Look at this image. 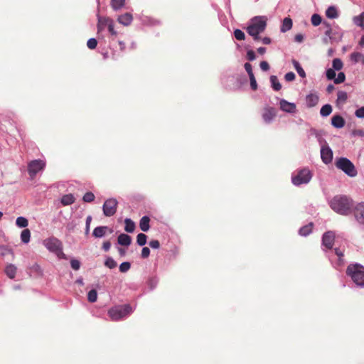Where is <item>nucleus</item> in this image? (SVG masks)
<instances>
[{
    "mask_svg": "<svg viewBox=\"0 0 364 364\" xmlns=\"http://www.w3.org/2000/svg\"><path fill=\"white\" fill-rule=\"evenodd\" d=\"M267 18L265 16H257L250 20L247 27V33L252 36L255 41L260 40L259 35L264 32L267 27Z\"/></svg>",
    "mask_w": 364,
    "mask_h": 364,
    "instance_id": "1",
    "label": "nucleus"
},
{
    "mask_svg": "<svg viewBox=\"0 0 364 364\" xmlns=\"http://www.w3.org/2000/svg\"><path fill=\"white\" fill-rule=\"evenodd\" d=\"M353 206L352 200L346 196H336L330 202V207L337 213L348 215Z\"/></svg>",
    "mask_w": 364,
    "mask_h": 364,
    "instance_id": "2",
    "label": "nucleus"
},
{
    "mask_svg": "<svg viewBox=\"0 0 364 364\" xmlns=\"http://www.w3.org/2000/svg\"><path fill=\"white\" fill-rule=\"evenodd\" d=\"M43 245L51 252H53L59 259H67L63 252L62 242L56 237H50L43 241Z\"/></svg>",
    "mask_w": 364,
    "mask_h": 364,
    "instance_id": "3",
    "label": "nucleus"
},
{
    "mask_svg": "<svg viewBox=\"0 0 364 364\" xmlns=\"http://www.w3.org/2000/svg\"><path fill=\"white\" fill-rule=\"evenodd\" d=\"M132 312V307L129 304L116 306L108 311V315L112 321H117Z\"/></svg>",
    "mask_w": 364,
    "mask_h": 364,
    "instance_id": "4",
    "label": "nucleus"
},
{
    "mask_svg": "<svg viewBox=\"0 0 364 364\" xmlns=\"http://www.w3.org/2000/svg\"><path fill=\"white\" fill-rule=\"evenodd\" d=\"M336 166L350 177H355L358 172L354 164L347 158L341 157L336 161Z\"/></svg>",
    "mask_w": 364,
    "mask_h": 364,
    "instance_id": "5",
    "label": "nucleus"
},
{
    "mask_svg": "<svg viewBox=\"0 0 364 364\" xmlns=\"http://www.w3.org/2000/svg\"><path fill=\"white\" fill-rule=\"evenodd\" d=\"M347 274L357 285L364 287V267L359 264L350 265L347 268Z\"/></svg>",
    "mask_w": 364,
    "mask_h": 364,
    "instance_id": "6",
    "label": "nucleus"
},
{
    "mask_svg": "<svg viewBox=\"0 0 364 364\" xmlns=\"http://www.w3.org/2000/svg\"><path fill=\"white\" fill-rule=\"evenodd\" d=\"M46 165V161L41 159L32 160L28 162L27 169L30 178L34 179L36 174L45 168Z\"/></svg>",
    "mask_w": 364,
    "mask_h": 364,
    "instance_id": "7",
    "label": "nucleus"
},
{
    "mask_svg": "<svg viewBox=\"0 0 364 364\" xmlns=\"http://www.w3.org/2000/svg\"><path fill=\"white\" fill-rule=\"evenodd\" d=\"M311 177V171L308 168H303L299 171L295 176H292L291 181L294 185L299 186L309 183Z\"/></svg>",
    "mask_w": 364,
    "mask_h": 364,
    "instance_id": "8",
    "label": "nucleus"
},
{
    "mask_svg": "<svg viewBox=\"0 0 364 364\" xmlns=\"http://www.w3.org/2000/svg\"><path fill=\"white\" fill-rule=\"evenodd\" d=\"M118 202L115 198H109L104 203L102 210L103 213L107 217L114 215L117 212Z\"/></svg>",
    "mask_w": 364,
    "mask_h": 364,
    "instance_id": "9",
    "label": "nucleus"
},
{
    "mask_svg": "<svg viewBox=\"0 0 364 364\" xmlns=\"http://www.w3.org/2000/svg\"><path fill=\"white\" fill-rule=\"evenodd\" d=\"M277 110L274 107L266 106L262 111V119L265 123L269 124L276 117Z\"/></svg>",
    "mask_w": 364,
    "mask_h": 364,
    "instance_id": "10",
    "label": "nucleus"
},
{
    "mask_svg": "<svg viewBox=\"0 0 364 364\" xmlns=\"http://www.w3.org/2000/svg\"><path fill=\"white\" fill-rule=\"evenodd\" d=\"M335 240V234L332 231L325 232L322 237V244L328 249H331Z\"/></svg>",
    "mask_w": 364,
    "mask_h": 364,
    "instance_id": "11",
    "label": "nucleus"
},
{
    "mask_svg": "<svg viewBox=\"0 0 364 364\" xmlns=\"http://www.w3.org/2000/svg\"><path fill=\"white\" fill-rule=\"evenodd\" d=\"M354 215L358 223L364 224V203H360L355 207Z\"/></svg>",
    "mask_w": 364,
    "mask_h": 364,
    "instance_id": "12",
    "label": "nucleus"
},
{
    "mask_svg": "<svg viewBox=\"0 0 364 364\" xmlns=\"http://www.w3.org/2000/svg\"><path fill=\"white\" fill-rule=\"evenodd\" d=\"M280 109L288 113H295L296 107L294 103L289 102L285 100H281L279 102Z\"/></svg>",
    "mask_w": 364,
    "mask_h": 364,
    "instance_id": "13",
    "label": "nucleus"
},
{
    "mask_svg": "<svg viewBox=\"0 0 364 364\" xmlns=\"http://www.w3.org/2000/svg\"><path fill=\"white\" fill-rule=\"evenodd\" d=\"M321 156L325 164H329L333 159V152L328 146H322L321 149Z\"/></svg>",
    "mask_w": 364,
    "mask_h": 364,
    "instance_id": "14",
    "label": "nucleus"
},
{
    "mask_svg": "<svg viewBox=\"0 0 364 364\" xmlns=\"http://www.w3.org/2000/svg\"><path fill=\"white\" fill-rule=\"evenodd\" d=\"M132 21H133V16L129 12L123 14L119 16L117 18V21L120 24H122L124 26H129L132 23Z\"/></svg>",
    "mask_w": 364,
    "mask_h": 364,
    "instance_id": "15",
    "label": "nucleus"
},
{
    "mask_svg": "<svg viewBox=\"0 0 364 364\" xmlns=\"http://www.w3.org/2000/svg\"><path fill=\"white\" fill-rule=\"evenodd\" d=\"M345 119L339 114L333 116L331 118V124L336 128H342L345 126Z\"/></svg>",
    "mask_w": 364,
    "mask_h": 364,
    "instance_id": "16",
    "label": "nucleus"
},
{
    "mask_svg": "<svg viewBox=\"0 0 364 364\" xmlns=\"http://www.w3.org/2000/svg\"><path fill=\"white\" fill-rule=\"evenodd\" d=\"M318 96L316 94L311 93L306 96V101L308 107H315L318 102Z\"/></svg>",
    "mask_w": 364,
    "mask_h": 364,
    "instance_id": "17",
    "label": "nucleus"
},
{
    "mask_svg": "<svg viewBox=\"0 0 364 364\" xmlns=\"http://www.w3.org/2000/svg\"><path fill=\"white\" fill-rule=\"evenodd\" d=\"M118 243L123 246H129L132 242V238L127 234L122 233L118 236Z\"/></svg>",
    "mask_w": 364,
    "mask_h": 364,
    "instance_id": "18",
    "label": "nucleus"
},
{
    "mask_svg": "<svg viewBox=\"0 0 364 364\" xmlns=\"http://www.w3.org/2000/svg\"><path fill=\"white\" fill-rule=\"evenodd\" d=\"M110 18L109 17H102L98 16V22H97V32L100 33L108 25V22L107 21H110Z\"/></svg>",
    "mask_w": 364,
    "mask_h": 364,
    "instance_id": "19",
    "label": "nucleus"
},
{
    "mask_svg": "<svg viewBox=\"0 0 364 364\" xmlns=\"http://www.w3.org/2000/svg\"><path fill=\"white\" fill-rule=\"evenodd\" d=\"M108 230L107 226H99L94 229L92 235L95 237H102Z\"/></svg>",
    "mask_w": 364,
    "mask_h": 364,
    "instance_id": "20",
    "label": "nucleus"
},
{
    "mask_svg": "<svg viewBox=\"0 0 364 364\" xmlns=\"http://www.w3.org/2000/svg\"><path fill=\"white\" fill-rule=\"evenodd\" d=\"M149 222H150L149 217L143 216L141 218L140 222H139L140 229L144 232H147L150 228Z\"/></svg>",
    "mask_w": 364,
    "mask_h": 364,
    "instance_id": "21",
    "label": "nucleus"
},
{
    "mask_svg": "<svg viewBox=\"0 0 364 364\" xmlns=\"http://www.w3.org/2000/svg\"><path fill=\"white\" fill-rule=\"evenodd\" d=\"M17 268L14 264H8L5 268V274L10 279H14L16 277Z\"/></svg>",
    "mask_w": 364,
    "mask_h": 364,
    "instance_id": "22",
    "label": "nucleus"
},
{
    "mask_svg": "<svg viewBox=\"0 0 364 364\" xmlns=\"http://www.w3.org/2000/svg\"><path fill=\"white\" fill-rule=\"evenodd\" d=\"M343 31L338 28L337 29H333L332 36H331V41L338 42L341 41L343 38Z\"/></svg>",
    "mask_w": 364,
    "mask_h": 364,
    "instance_id": "23",
    "label": "nucleus"
},
{
    "mask_svg": "<svg viewBox=\"0 0 364 364\" xmlns=\"http://www.w3.org/2000/svg\"><path fill=\"white\" fill-rule=\"evenodd\" d=\"M326 16L328 18H336L338 16V11L333 6H329L326 11Z\"/></svg>",
    "mask_w": 364,
    "mask_h": 364,
    "instance_id": "24",
    "label": "nucleus"
},
{
    "mask_svg": "<svg viewBox=\"0 0 364 364\" xmlns=\"http://www.w3.org/2000/svg\"><path fill=\"white\" fill-rule=\"evenodd\" d=\"M292 27V20L290 18H285L283 20L282 25L281 27V31L284 33L290 30Z\"/></svg>",
    "mask_w": 364,
    "mask_h": 364,
    "instance_id": "25",
    "label": "nucleus"
},
{
    "mask_svg": "<svg viewBox=\"0 0 364 364\" xmlns=\"http://www.w3.org/2000/svg\"><path fill=\"white\" fill-rule=\"evenodd\" d=\"M124 230L127 232H133L135 229V223L130 219L126 218L124 220Z\"/></svg>",
    "mask_w": 364,
    "mask_h": 364,
    "instance_id": "26",
    "label": "nucleus"
},
{
    "mask_svg": "<svg viewBox=\"0 0 364 364\" xmlns=\"http://www.w3.org/2000/svg\"><path fill=\"white\" fill-rule=\"evenodd\" d=\"M75 202V197L73 194H67L62 197L61 203L63 205H71Z\"/></svg>",
    "mask_w": 364,
    "mask_h": 364,
    "instance_id": "27",
    "label": "nucleus"
},
{
    "mask_svg": "<svg viewBox=\"0 0 364 364\" xmlns=\"http://www.w3.org/2000/svg\"><path fill=\"white\" fill-rule=\"evenodd\" d=\"M312 229H313V223H310L308 225H304L300 228L299 234L302 236H307L312 232Z\"/></svg>",
    "mask_w": 364,
    "mask_h": 364,
    "instance_id": "28",
    "label": "nucleus"
},
{
    "mask_svg": "<svg viewBox=\"0 0 364 364\" xmlns=\"http://www.w3.org/2000/svg\"><path fill=\"white\" fill-rule=\"evenodd\" d=\"M353 23L361 28H364V12L353 18Z\"/></svg>",
    "mask_w": 364,
    "mask_h": 364,
    "instance_id": "29",
    "label": "nucleus"
},
{
    "mask_svg": "<svg viewBox=\"0 0 364 364\" xmlns=\"http://www.w3.org/2000/svg\"><path fill=\"white\" fill-rule=\"evenodd\" d=\"M270 82H271V84H272V88L275 90V91H279L281 90L282 88V85L280 84V82H279V80L277 78V76L275 75H272L270 77Z\"/></svg>",
    "mask_w": 364,
    "mask_h": 364,
    "instance_id": "30",
    "label": "nucleus"
},
{
    "mask_svg": "<svg viewBox=\"0 0 364 364\" xmlns=\"http://www.w3.org/2000/svg\"><path fill=\"white\" fill-rule=\"evenodd\" d=\"M332 110L333 109L331 105L329 104H326L321 107L320 110V114L322 117H328V115L331 114Z\"/></svg>",
    "mask_w": 364,
    "mask_h": 364,
    "instance_id": "31",
    "label": "nucleus"
},
{
    "mask_svg": "<svg viewBox=\"0 0 364 364\" xmlns=\"http://www.w3.org/2000/svg\"><path fill=\"white\" fill-rule=\"evenodd\" d=\"M350 59L354 63L363 62L364 63V55L358 52H354L350 55Z\"/></svg>",
    "mask_w": 364,
    "mask_h": 364,
    "instance_id": "32",
    "label": "nucleus"
},
{
    "mask_svg": "<svg viewBox=\"0 0 364 364\" xmlns=\"http://www.w3.org/2000/svg\"><path fill=\"white\" fill-rule=\"evenodd\" d=\"M125 0H111V6L112 8L117 11L120 9L124 6Z\"/></svg>",
    "mask_w": 364,
    "mask_h": 364,
    "instance_id": "33",
    "label": "nucleus"
},
{
    "mask_svg": "<svg viewBox=\"0 0 364 364\" xmlns=\"http://www.w3.org/2000/svg\"><path fill=\"white\" fill-rule=\"evenodd\" d=\"M292 63H293V65L294 66V68L297 71L300 77H306L305 71L301 68V66L300 65L298 61H296V60H292Z\"/></svg>",
    "mask_w": 364,
    "mask_h": 364,
    "instance_id": "34",
    "label": "nucleus"
},
{
    "mask_svg": "<svg viewBox=\"0 0 364 364\" xmlns=\"http://www.w3.org/2000/svg\"><path fill=\"white\" fill-rule=\"evenodd\" d=\"M31 237V232L28 229H24L21 234V240L23 243H28Z\"/></svg>",
    "mask_w": 364,
    "mask_h": 364,
    "instance_id": "35",
    "label": "nucleus"
},
{
    "mask_svg": "<svg viewBox=\"0 0 364 364\" xmlns=\"http://www.w3.org/2000/svg\"><path fill=\"white\" fill-rule=\"evenodd\" d=\"M107 22H108V25L107 26L108 31L112 36L117 37V32L114 29V23L113 20L111 18L110 21H107Z\"/></svg>",
    "mask_w": 364,
    "mask_h": 364,
    "instance_id": "36",
    "label": "nucleus"
},
{
    "mask_svg": "<svg viewBox=\"0 0 364 364\" xmlns=\"http://www.w3.org/2000/svg\"><path fill=\"white\" fill-rule=\"evenodd\" d=\"M16 224L19 228H26L28 225V221L24 217H18L16 220Z\"/></svg>",
    "mask_w": 364,
    "mask_h": 364,
    "instance_id": "37",
    "label": "nucleus"
},
{
    "mask_svg": "<svg viewBox=\"0 0 364 364\" xmlns=\"http://www.w3.org/2000/svg\"><path fill=\"white\" fill-rule=\"evenodd\" d=\"M348 99V95L344 91H338L337 94V102L338 103H345Z\"/></svg>",
    "mask_w": 364,
    "mask_h": 364,
    "instance_id": "38",
    "label": "nucleus"
},
{
    "mask_svg": "<svg viewBox=\"0 0 364 364\" xmlns=\"http://www.w3.org/2000/svg\"><path fill=\"white\" fill-rule=\"evenodd\" d=\"M147 236L144 233H139L136 236V243L139 246H144L146 243Z\"/></svg>",
    "mask_w": 364,
    "mask_h": 364,
    "instance_id": "39",
    "label": "nucleus"
},
{
    "mask_svg": "<svg viewBox=\"0 0 364 364\" xmlns=\"http://www.w3.org/2000/svg\"><path fill=\"white\" fill-rule=\"evenodd\" d=\"M311 21L313 26H318L321 23L322 18L320 15L314 14L312 15Z\"/></svg>",
    "mask_w": 364,
    "mask_h": 364,
    "instance_id": "40",
    "label": "nucleus"
},
{
    "mask_svg": "<svg viewBox=\"0 0 364 364\" xmlns=\"http://www.w3.org/2000/svg\"><path fill=\"white\" fill-rule=\"evenodd\" d=\"M332 65L335 70H341L343 68V64L341 59L335 58L333 60Z\"/></svg>",
    "mask_w": 364,
    "mask_h": 364,
    "instance_id": "41",
    "label": "nucleus"
},
{
    "mask_svg": "<svg viewBox=\"0 0 364 364\" xmlns=\"http://www.w3.org/2000/svg\"><path fill=\"white\" fill-rule=\"evenodd\" d=\"M97 293L95 289L90 290L87 294V299L90 302L93 303L97 301Z\"/></svg>",
    "mask_w": 364,
    "mask_h": 364,
    "instance_id": "42",
    "label": "nucleus"
},
{
    "mask_svg": "<svg viewBox=\"0 0 364 364\" xmlns=\"http://www.w3.org/2000/svg\"><path fill=\"white\" fill-rule=\"evenodd\" d=\"M95 198V195L92 192H87L82 198V200L85 203H91Z\"/></svg>",
    "mask_w": 364,
    "mask_h": 364,
    "instance_id": "43",
    "label": "nucleus"
},
{
    "mask_svg": "<svg viewBox=\"0 0 364 364\" xmlns=\"http://www.w3.org/2000/svg\"><path fill=\"white\" fill-rule=\"evenodd\" d=\"M234 36L238 41H242L245 38V33L240 29H235L234 31Z\"/></svg>",
    "mask_w": 364,
    "mask_h": 364,
    "instance_id": "44",
    "label": "nucleus"
},
{
    "mask_svg": "<svg viewBox=\"0 0 364 364\" xmlns=\"http://www.w3.org/2000/svg\"><path fill=\"white\" fill-rule=\"evenodd\" d=\"M105 265L109 269H113L117 267V262L112 257H107Z\"/></svg>",
    "mask_w": 364,
    "mask_h": 364,
    "instance_id": "45",
    "label": "nucleus"
},
{
    "mask_svg": "<svg viewBox=\"0 0 364 364\" xmlns=\"http://www.w3.org/2000/svg\"><path fill=\"white\" fill-rule=\"evenodd\" d=\"M131 267V264L128 262H124L119 265V271L121 272H127Z\"/></svg>",
    "mask_w": 364,
    "mask_h": 364,
    "instance_id": "46",
    "label": "nucleus"
},
{
    "mask_svg": "<svg viewBox=\"0 0 364 364\" xmlns=\"http://www.w3.org/2000/svg\"><path fill=\"white\" fill-rule=\"evenodd\" d=\"M87 46L90 49H95L97 46V41L95 38H90L87 42Z\"/></svg>",
    "mask_w": 364,
    "mask_h": 364,
    "instance_id": "47",
    "label": "nucleus"
},
{
    "mask_svg": "<svg viewBox=\"0 0 364 364\" xmlns=\"http://www.w3.org/2000/svg\"><path fill=\"white\" fill-rule=\"evenodd\" d=\"M345 79H346L345 74L341 72L338 73L337 77H335L334 82L336 84H339V83L343 82L345 81Z\"/></svg>",
    "mask_w": 364,
    "mask_h": 364,
    "instance_id": "48",
    "label": "nucleus"
},
{
    "mask_svg": "<svg viewBox=\"0 0 364 364\" xmlns=\"http://www.w3.org/2000/svg\"><path fill=\"white\" fill-rule=\"evenodd\" d=\"M336 72L333 68H329L326 70V77L328 80H334L336 77Z\"/></svg>",
    "mask_w": 364,
    "mask_h": 364,
    "instance_id": "49",
    "label": "nucleus"
},
{
    "mask_svg": "<svg viewBox=\"0 0 364 364\" xmlns=\"http://www.w3.org/2000/svg\"><path fill=\"white\" fill-rule=\"evenodd\" d=\"M70 265L74 270H78L80 267V262L77 259H73L70 261Z\"/></svg>",
    "mask_w": 364,
    "mask_h": 364,
    "instance_id": "50",
    "label": "nucleus"
},
{
    "mask_svg": "<svg viewBox=\"0 0 364 364\" xmlns=\"http://www.w3.org/2000/svg\"><path fill=\"white\" fill-rule=\"evenodd\" d=\"M244 67L249 77L254 75V73L252 72V67L250 63H245Z\"/></svg>",
    "mask_w": 364,
    "mask_h": 364,
    "instance_id": "51",
    "label": "nucleus"
},
{
    "mask_svg": "<svg viewBox=\"0 0 364 364\" xmlns=\"http://www.w3.org/2000/svg\"><path fill=\"white\" fill-rule=\"evenodd\" d=\"M250 87L253 90H256L257 89V84L255 79V75L250 76Z\"/></svg>",
    "mask_w": 364,
    "mask_h": 364,
    "instance_id": "52",
    "label": "nucleus"
},
{
    "mask_svg": "<svg viewBox=\"0 0 364 364\" xmlns=\"http://www.w3.org/2000/svg\"><path fill=\"white\" fill-rule=\"evenodd\" d=\"M149 255H150L149 248L147 247H143L142 250H141V257L144 259H146V258L149 257Z\"/></svg>",
    "mask_w": 364,
    "mask_h": 364,
    "instance_id": "53",
    "label": "nucleus"
},
{
    "mask_svg": "<svg viewBox=\"0 0 364 364\" xmlns=\"http://www.w3.org/2000/svg\"><path fill=\"white\" fill-rule=\"evenodd\" d=\"M295 74L293 72H289L284 75V79L287 82H291L295 79Z\"/></svg>",
    "mask_w": 364,
    "mask_h": 364,
    "instance_id": "54",
    "label": "nucleus"
},
{
    "mask_svg": "<svg viewBox=\"0 0 364 364\" xmlns=\"http://www.w3.org/2000/svg\"><path fill=\"white\" fill-rule=\"evenodd\" d=\"M149 246L153 249H158L160 247V242L157 240H152L149 243Z\"/></svg>",
    "mask_w": 364,
    "mask_h": 364,
    "instance_id": "55",
    "label": "nucleus"
},
{
    "mask_svg": "<svg viewBox=\"0 0 364 364\" xmlns=\"http://www.w3.org/2000/svg\"><path fill=\"white\" fill-rule=\"evenodd\" d=\"M11 252V250L10 249H9L8 247H6V246H4V245L0 246V254L2 256H4Z\"/></svg>",
    "mask_w": 364,
    "mask_h": 364,
    "instance_id": "56",
    "label": "nucleus"
},
{
    "mask_svg": "<svg viewBox=\"0 0 364 364\" xmlns=\"http://www.w3.org/2000/svg\"><path fill=\"white\" fill-rule=\"evenodd\" d=\"M247 58L250 61H253L256 58L255 52L252 50H250L247 52Z\"/></svg>",
    "mask_w": 364,
    "mask_h": 364,
    "instance_id": "57",
    "label": "nucleus"
},
{
    "mask_svg": "<svg viewBox=\"0 0 364 364\" xmlns=\"http://www.w3.org/2000/svg\"><path fill=\"white\" fill-rule=\"evenodd\" d=\"M355 114L358 118H364V107L358 109L355 111Z\"/></svg>",
    "mask_w": 364,
    "mask_h": 364,
    "instance_id": "58",
    "label": "nucleus"
},
{
    "mask_svg": "<svg viewBox=\"0 0 364 364\" xmlns=\"http://www.w3.org/2000/svg\"><path fill=\"white\" fill-rule=\"evenodd\" d=\"M259 66L263 71H267L269 69V65L267 61H262Z\"/></svg>",
    "mask_w": 364,
    "mask_h": 364,
    "instance_id": "59",
    "label": "nucleus"
},
{
    "mask_svg": "<svg viewBox=\"0 0 364 364\" xmlns=\"http://www.w3.org/2000/svg\"><path fill=\"white\" fill-rule=\"evenodd\" d=\"M110 247H111V243L109 241H105L102 244V249L105 252H107L110 249Z\"/></svg>",
    "mask_w": 364,
    "mask_h": 364,
    "instance_id": "60",
    "label": "nucleus"
},
{
    "mask_svg": "<svg viewBox=\"0 0 364 364\" xmlns=\"http://www.w3.org/2000/svg\"><path fill=\"white\" fill-rule=\"evenodd\" d=\"M91 220H92V217L90 215L87 216L86 218V232H89Z\"/></svg>",
    "mask_w": 364,
    "mask_h": 364,
    "instance_id": "61",
    "label": "nucleus"
},
{
    "mask_svg": "<svg viewBox=\"0 0 364 364\" xmlns=\"http://www.w3.org/2000/svg\"><path fill=\"white\" fill-rule=\"evenodd\" d=\"M304 40V36L301 33H299V34H296L294 37V41L296 42H298V43H301Z\"/></svg>",
    "mask_w": 364,
    "mask_h": 364,
    "instance_id": "62",
    "label": "nucleus"
},
{
    "mask_svg": "<svg viewBox=\"0 0 364 364\" xmlns=\"http://www.w3.org/2000/svg\"><path fill=\"white\" fill-rule=\"evenodd\" d=\"M262 41L265 45H269L272 43V40L269 37H264L262 38Z\"/></svg>",
    "mask_w": 364,
    "mask_h": 364,
    "instance_id": "63",
    "label": "nucleus"
},
{
    "mask_svg": "<svg viewBox=\"0 0 364 364\" xmlns=\"http://www.w3.org/2000/svg\"><path fill=\"white\" fill-rule=\"evenodd\" d=\"M332 33H333V29L331 28L326 29L324 33L331 40V36H332Z\"/></svg>",
    "mask_w": 364,
    "mask_h": 364,
    "instance_id": "64",
    "label": "nucleus"
}]
</instances>
